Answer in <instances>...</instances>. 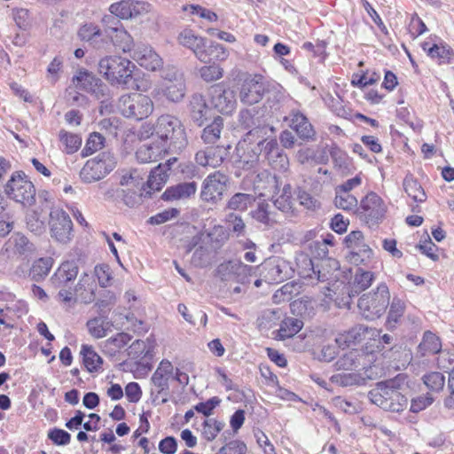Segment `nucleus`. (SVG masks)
<instances>
[{
	"label": "nucleus",
	"mask_w": 454,
	"mask_h": 454,
	"mask_svg": "<svg viewBox=\"0 0 454 454\" xmlns=\"http://www.w3.org/2000/svg\"><path fill=\"white\" fill-rule=\"evenodd\" d=\"M140 134L144 138L154 139L172 153L182 151L188 143L181 121L170 114L160 115L153 125H143Z\"/></svg>",
	"instance_id": "obj_1"
},
{
	"label": "nucleus",
	"mask_w": 454,
	"mask_h": 454,
	"mask_svg": "<svg viewBox=\"0 0 454 454\" xmlns=\"http://www.w3.org/2000/svg\"><path fill=\"white\" fill-rule=\"evenodd\" d=\"M368 397L372 403L393 412H400L408 405V399L399 391L395 380L379 382L368 393Z\"/></svg>",
	"instance_id": "obj_2"
},
{
	"label": "nucleus",
	"mask_w": 454,
	"mask_h": 454,
	"mask_svg": "<svg viewBox=\"0 0 454 454\" xmlns=\"http://www.w3.org/2000/svg\"><path fill=\"white\" fill-rule=\"evenodd\" d=\"M309 249L313 257L322 260L321 268L326 265L338 269L339 262L328 257L329 250L325 243H322L320 240H314L309 243ZM301 263L302 266H299V274L301 278L317 279L319 282H325L328 279L327 273L320 270L318 264L315 265L312 259L302 256Z\"/></svg>",
	"instance_id": "obj_3"
},
{
	"label": "nucleus",
	"mask_w": 454,
	"mask_h": 454,
	"mask_svg": "<svg viewBox=\"0 0 454 454\" xmlns=\"http://www.w3.org/2000/svg\"><path fill=\"white\" fill-rule=\"evenodd\" d=\"M178 43L190 49L196 58L204 63L227 57L224 47L219 43L206 45V39L196 35L192 29H184L177 37Z\"/></svg>",
	"instance_id": "obj_4"
},
{
	"label": "nucleus",
	"mask_w": 454,
	"mask_h": 454,
	"mask_svg": "<svg viewBox=\"0 0 454 454\" xmlns=\"http://www.w3.org/2000/svg\"><path fill=\"white\" fill-rule=\"evenodd\" d=\"M98 68L112 85H127L132 79L135 65L126 58L106 56L99 60Z\"/></svg>",
	"instance_id": "obj_5"
},
{
	"label": "nucleus",
	"mask_w": 454,
	"mask_h": 454,
	"mask_svg": "<svg viewBox=\"0 0 454 454\" xmlns=\"http://www.w3.org/2000/svg\"><path fill=\"white\" fill-rule=\"evenodd\" d=\"M390 293L385 283L380 284L375 291L363 294L358 300V309L368 320L380 317L389 305Z\"/></svg>",
	"instance_id": "obj_6"
},
{
	"label": "nucleus",
	"mask_w": 454,
	"mask_h": 454,
	"mask_svg": "<svg viewBox=\"0 0 454 454\" xmlns=\"http://www.w3.org/2000/svg\"><path fill=\"white\" fill-rule=\"evenodd\" d=\"M119 112L126 118L141 121L150 116L154 109L151 98L141 93L122 95L117 105Z\"/></svg>",
	"instance_id": "obj_7"
},
{
	"label": "nucleus",
	"mask_w": 454,
	"mask_h": 454,
	"mask_svg": "<svg viewBox=\"0 0 454 454\" xmlns=\"http://www.w3.org/2000/svg\"><path fill=\"white\" fill-rule=\"evenodd\" d=\"M116 167V159L110 152H103L86 161L80 171L83 183L98 182L107 176Z\"/></svg>",
	"instance_id": "obj_8"
},
{
	"label": "nucleus",
	"mask_w": 454,
	"mask_h": 454,
	"mask_svg": "<svg viewBox=\"0 0 454 454\" xmlns=\"http://www.w3.org/2000/svg\"><path fill=\"white\" fill-rule=\"evenodd\" d=\"M6 194L17 202L31 206L35 202V189L24 174L15 172L5 185Z\"/></svg>",
	"instance_id": "obj_9"
},
{
	"label": "nucleus",
	"mask_w": 454,
	"mask_h": 454,
	"mask_svg": "<svg viewBox=\"0 0 454 454\" xmlns=\"http://www.w3.org/2000/svg\"><path fill=\"white\" fill-rule=\"evenodd\" d=\"M50 233L52 239L60 244H67L73 238V223L69 215L59 207L50 212Z\"/></svg>",
	"instance_id": "obj_10"
},
{
	"label": "nucleus",
	"mask_w": 454,
	"mask_h": 454,
	"mask_svg": "<svg viewBox=\"0 0 454 454\" xmlns=\"http://www.w3.org/2000/svg\"><path fill=\"white\" fill-rule=\"evenodd\" d=\"M360 217L369 225L379 223L385 216L387 207L383 200L375 192H369L361 200L357 208Z\"/></svg>",
	"instance_id": "obj_11"
},
{
	"label": "nucleus",
	"mask_w": 454,
	"mask_h": 454,
	"mask_svg": "<svg viewBox=\"0 0 454 454\" xmlns=\"http://www.w3.org/2000/svg\"><path fill=\"white\" fill-rule=\"evenodd\" d=\"M269 92L266 81L262 75H249L241 84L239 98L245 105H254L261 101L263 95Z\"/></svg>",
	"instance_id": "obj_12"
},
{
	"label": "nucleus",
	"mask_w": 454,
	"mask_h": 454,
	"mask_svg": "<svg viewBox=\"0 0 454 454\" xmlns=\"http://www.w3.org/2000/svg\"><path fill=\"white\" fill-rule=\"evenodd\" d=\"M346 247L350 250L348 255V261L356 265L364 264L372 256V250L364 242V238L360 231H353L345 237Z\"/></svg>",
	"instance_id": "obj_13"
},
{
	"label": "nucleus",
	"mask_w": 454,
	"mask_h": 454,
	"mask_svg": "<svg viewBox=\"0 0 454 454\" xmlns=\"http://www.w3.org/2000/svg\"><path fill=\"white\" fill-rule=\"evenodd\" d=\"M257 146L260 148L261 153L263 154L272 168L279 172H286L288 170L289 159L279 148L276 139H261L257 141Z\"/></svg>",
	"instance_id": "obj_14"
},
{
	"label": "nucleus",
	"mask_w": 454,
	"mask_h": 454,
	"mask_svg": "<svg viewBox=\"0 0 454 454\" xmlns=\"http://www.w3.org/2000/svg\"><path fill=\"white\" fill-rule=\"evenodd\" d=\"M73 83L77 89L94 95L99 100H105L108 95V87L101 79L84 69L73 78Z\"/></svg>",
	"instance_id": "obj_15"
},
{
	"label": "nucleus",
	"mask_w": 454,
	"mask_h": 454,
	"mask_svg": "<svg viewBox=\"0 0 454 454\" xmlns=\"http://www.w3.org/2000/svg\"><path fill=\"white\" fill-rule=\"evenodd\" d=\"M229 177L221 171H215L208 175L202 185L201 199L207 202H215L221 200L226 190Z\"/></svg>",
	"instance_id": "obj_16"
},
{
	"label": "nucleus",
	"mask_w": 454,
	"mask_h": 454,
	"mask_svg": "<svg viewBox=\"0 0 454 454\" xmlns=\"http://www.w3.org/2000/svg\"><path fill=\"white\" fill-rule=\"evenodd\" d=\"M211 105L223 114H231L236 108L235 94L223 84L211 86L208 90Z\"/></svg>",
	"instance_id": "obj_17"
},
{
	"label": "nucleus",
	"mask_w": 454,
	"mask_h": 454,
	"mask_svg": "<svg viewBox=\"0 0 454 454\" xmlns=\"http://www.w3.org/2000/svg\"><path fill=\"white\" fill-rule=\"evenodd\" d=\"M262 274L265 281L269 284H278L290 278L293 269L286 260L274 257L263 263Z\"/></svg>",
	"instance_id": "obj_18"
},
{
	"label": "nucleus",
	"mask_w": 454,
	"mask_h": 454,
	"mask_svg": "<svg viewBox=\"0 0 454 454\" xmlns=\"http://www.w3.org/2000/svg\"><path fill=\"white\" fill-rule=\"evenodd\" d=\"M150 8V4L146 2L121 0L112 4L109 6V12L119 19L129 20L149 12Z\"/></svg>",
	"instance_id": "obj_19"
},
{
	"label": "nucleus",
	"mask_w": 454,
	"mask_h": 454,
	"mask_svg": "<svg viewBox=\"0 0 454 454\" xmlns=\"http://www.w3.org/2000/svg\"><path fill=\"white\" fill-rule=\"evenodd\" d=\"M380 336V331L376 328H371L364 325H357L349 331L339 334L335 342L340 348L348 347L351 344L361 342L366 338L375 339Z\"/></svg>",
	"instance_id": "obj_20"
},
{
	"label": "nucleus",
	"mask_w": 454,
	"mask_h": 454,
	"mask_svg": "<svg viewBox=\"0 0 454 454\" xmlns=\"http://www.w3.org/2000/svg\"><path fill=\"white\" fill-rule=\"evenodd\" d=\"M370 355L362 350L352 349L342 355L335 363L337 370L340 371H358L361 368L366 369Z\"/></svg>",
	"instance_id": "obj_21"
},
{
	"label": "nucleus",
	"mask_w": 454,
	"mask_h": 454,
	"mask_svg": "<svg viewBox=\"0 0 454 454\" xmlns=\"http://www.w3.org/2000/svg\"><path fill=\"white\" fill-rule=\"evenodd\" d=\"M252 268L241 262L228 261L221 263L216 269V275L222 280H236L243 282Z\"/></svg>",
	"instance_id": "obj_22"
},
{
	"label": "nucleus",
	"mask_w": 454,
	"mask_h": 454,
	"mask_svg": "<svg viewBox=\"0 0 454 454\" xmlns=\"http://www.w3.org/2000/svg\"><path fill=\"white\" fill-rule=\"evenodd\" d=\"M254 190L262 197H274L280 192L279 179L267 171L258 173L254 180Z\"/></svg>",
	"instance_id": "obj_23"
},
{
	"label": "nucleus",
	"mask_w": 454,
	"mask_h": 454,
	"mask_svg": "<svg viewBox=\"0 0 454 454\" xmlns=\"http://www.w3.org/2000/svg\"><path fill=\"white\" fill-rule=\"evenodd\" d=\"M79 272V268L74 261L63 262L51 278L54 287L73 286Z\"/></svg>",
	"instance_id": "obj_24"
},
{
	"label": "nucleus",
	"mask_w": 454,
	"mask_h": 454,
	"mask_svg": "<svg viewBox=\"0 0 454 454\" xmlns=\"http://www.w3.org/2000/svg\"><path fill=\"white\" fill-rule=\"evenodd\" d=\"M227 156V149L223 146H207L195 154L196 162L202 167L216 168Z\"/></svg>",
	"instance_id": "obj_25"
},
{
	"label": "nucleus",
	"mask_w": 454,
	"mask_h": 454,
	"mask_svg": "<svg viewBox=\"0 0 454 454\" xmlns=\"http://www.w3.org/2000/svg\"><path fill=\"white\" fill-rule=\"evenodd\" d=\"M245 139L243 143H239L237 147V154L239 160H236V167L239 169L255 172V168L259 162V153L249 145Z\"/></svg>",
	"instance_id": "obj_26"
},
{
	"label": "nucleus",
	"mask_w": 454,
	"mask_h": 454,
	"mask_svg": "<svg viewBox=\"0 0 454 454\" xmlns=\"http://www.w3.org/2000/svg\"><path fill=\"white\" fill-rule=\"evenodd\" d=\"M133 59L142 67L150 71H155L162 67L161 58L147 45L138 46L134 53Z\"/></svg>",
	"instance_id": "obj_27"
},
{
	"label": "nucleus",
	"mask_w": 454,
	"mask_h": 454,
	"mask_svg": "<svg viewBox=\"0 0 454 454\" xmlns=\"http://www.w3.org/2000/svg\"><path fill=\"white\" fill-rule=\"evenodd\" d=\"M186 93V85L184 78H179L174 82H162L158 88L153 90V96L162 94L171 102L181 101Z\"/></svg>",
	"instance_id": "obj_28"
},
{
	"label": "nucleus",
	"mask_w": 454,
	"mask_h": 454,
	"mask_svg": "<svg viewBox=\"0 0 454 454\" xmlns=\"http://www.w3.org/2000/svg\"><path fill=\"white\" fill-rule=\"evenodd\" d=\"M170 153L164 145L151 139L150 142L143 144L136 152L137 160L141 163L156 161L165 154Z\"/></svg>",
	"instance_id": "obj_29"
},
{
	"label": "nucleus",
	"mask_w": 454,
	"mask_h": 454,
	"mask_svg": "<svg viewBox=\"0 0 454 454\" xmlns=\"http://www.w3.org/2000/svg\"><path fill=\"white\" fill-rule=\"evenodd\" d=\"M188 110L190 117L198 126H202L210 114V108L206 102V98L201 94L192 96Z\"/></svg>",
	"instance_id": "obj_30"
},
{
	"label": "nucleus",
	"mask_w": 454,
	"mask_h": 454,
	"mask_svg": "<svg viewBox=\"0 0 454 454\" xmlns=\"http://www.w3.org/2000/svg\"><path fill=\"white\" fill-rule=\"evenodd\" d=\"M240 125L249 131L246 135V139L253 141L254 137H262L270 129L268 126L257 125L258 119H255L252 111L248 109L241 110L239 113Z\"/></svg>",
	"instance_id": "obj_31"
},
{
	"label": "nucleus",
	"mask_w": 454,
	"mask_h": 454,
	"mask_svg": "<svg viewBox=\"0 0 454 454\" xmlns=\"http://www.w3.org/2000/svg\"><path fill=\"white\" fill-rule=\"evenodd\" d=\"M196 182L180 183L176 185L168 187L163 192L161 198L166 201L186 200L196 193Z\"/></svg>",
	"instance_id": "obj_32"
},
{
	"label": "nucleus",
	"mask_w": 454,
	"mask_h": 454,
	"mask_svg": "<svg viewBox=\"0 0 454 454\" xmlns=\"http://www.w3.org/2000/svg\"><path fill=\"white\" fill-rule=\"evenodd\" d=\"M421 47L431 59H436L439 64L450 63L454 60V51L446 43L431 44L429 42H424Z\"/></svg>",
	"instance_id": "obj_33"
},
{
	"label": "nucleus",
	"mask_w": 454,
	"mask_h": 454,
	"mask_svg": "<svg viewBox=\"0 0 454 454\" xmlns=\"http://www.w3.org/2000/svg\"><path fill=\"white\" fill-rule=\"evenodd\" d=\"M105 33L111 38L113 43L124 52L131 51L134 46L132 36L121 27L108 26V29H105Z\"/></svg>",
	"instance_id": "obj_34"
},
{
	"label": "nucleus",
	"mask_w": 454,
	"mask_h": 454,
	"mask_svg": "<svg viewBox=\"0 0 454 454\" xmlns=\"http://www.w3.org/2000/svg\"><path fill=\"white\" fill-rule=\"evenodd\" d=\"M290 127L295 130L302 139H310L315 136L312 125L307 117L299 111H292L290 114Z\"/></svg>",
	"instance_id": "obj_35"
},
{
	"label": "nucleus",
	"mask_w": 454,
	"mask_h": 454,
	"mask_svg": "<svg viewBox=\"0 0 454 454\" xmlns=\"http://www.w3.org/2000/svg\"><path fill=\"white\" fill-rule=\"evenodd\" d=\"M6 250L15 254H27L35 250L33 243L20 233L13 234L6 243Z\"/></svg>",
	"instance_id": "obj_36"
},
{
	"label": "nucleus",
	"mask_w": 454,
	"mask_h": 454,
	"mask_svg": "<svg viewBox=\"0 0 454 454\" xmlns=\"http://www.w3.org/2000/svg\"><path fill=\"white\" fill-rule=\"evenodd\" d=\"M374 280V273L357 269L354 276L349 296H355L370 287Z\"/></svg>",
	"instance_id": "obj_37"
},
{
	"label": "nucleus",
	"mask_w": 454,
	"mask_h": 454,
	"mask_svg": "<svg viewBox=\"0 0 454 454\" xmlns=\"http://www.w3.org/2000/svg\"><path fill=\"white\" fill-rule=\"evenodd\" d=\"M442 350V342L438 336L432 332H426L419 345V352L422 356L434 355Z\"/></svg>",
	"instance_id": "obj_38"
},
{
	"label": "nucleus",
	"mask_w": 454,
	"mask_h": 454,
	"mask_svg": "<svg viewBox=\"0 0 454 454\" xmlns=\"http://www.w3.org/2000/svg\"><path fill=\"white\" fill-rule=\"evenodd\" d=\"M223 127V120L222 117H215L213 121L207 125L201 133V139L206 145H215L221 136Z\"/></svg>",
	"instance_id": "obj_39"
},
{
	"label": "nucleus",
	"mask_w": 454,
	"mask_h": 454,
	"mask_svg": "<svg viewBox=\"0 0 454 454\" xmlns=\"http://www.w3.org/2000/svg\"><path fill=\"white\" fill-rule=\"evenodd\" d=\"M53 262L51 257H42L35 261L29 272L31 278L36 282L44 279L50 273Z\"/></svg>",
	"instance_id": "obj_40"
},
{
	"label": "nucleus",
	"mask_w": 454,
	"mask_h": 454,
	"mask_svg": "<svg viewBox=\"0 0 454 454\" xmlns=\"http://www.w3.org/2000/svg\"><path fill=\"white\" fill-rule=\"evenodd\" d=\"M131 340L129 334L126 333H120L114 337L107 339L103 344L104 352L110 356H114L121 348H123Z\"/></svg>",
	"instance_id": "obj_41"
},
{
	"label": "nucleus",
	"mask_w": 454,
	"mask_h": 454,
	"mask_svg": "<svg viewBox=\"0 0 454 454\" xmlns=\"http://www.w3.org/2000/svg\"><path fill=\"white\" fill-rule=\"evenodd\" d=\"M81 355L84 366L90 372H98L101 369L103 359L91 346L83 344L81 348Z\"/></svg>",
	"instance_id": "obj_42"
},
{
	"label": "nucleus",
	"mask_w": 454,
	"mask_h": 454,
	"mask_svg": "<svg viewBox=\"0 0 454 454\" xmlns=\"http://www.w3.org/2000/svg\"><path fill=\"white\" fill-rule=\"evenodd\" d=\"M303 327V322L299 318L286 317L285 318L278 329V337L281 340L294 337Z\"/></svg>",
	"instance_id": "obj_43"
},
{
	"label": "nucleus",
	"mask_w": 454,
	"mask_h": 454,
	"mask_svg": "<svg viewBox=\"0 0 454 454\" xmlns=\"http://www.w3.org/2000/svg\"><path fill=\"white\" fill-rule=\"evenodd\" d=\"M86 326L93 338L101 339L111 330L112 324L101 317H94L87 322Z\"/></svg>",
	"instance_id": "obj_44"
},
{
	"label": "nucleus",
	"mask_w": 454,
	"mask_h": 454,
	"mask_svg": "<svg viewBox=\"0 0 454 454\" xmlns=\"http://www.w3.org/2000/svg\"><path fill=\"white\" fill-rule=\"evenodd\" d=\"M89 275L87 273H83L81 276V278L77 285L73 287V286H66L61 287H57L59 289V293L57 294V298L59 301H63L65 303L70 302L74 300V295L78 293L87 283V278Z\"/></svg>",
	"instance_id": "obj_45"
},
{
	"label": "nucleus",
	"mask_w": 454,
	"mask_h": 454,
	"mask_svg": "<svg viewBox=\"0 0 454 454\" xmlns=\"http://www.w3.org/2000/svg\"><path fill=\"white\" fill-rule=\"evenodd\" d=\"M403 188L408 196L415 201L423 202L426 200L427 196L422 186L412 176H405Z\"/></svg>",
	"instance_id": "obj_46"
},
{
	"label": "nucleus",
	"mask_w": 454,
	"mask_h": 454,
	"mask_svg": "<svg viewBox=\"0 0 454 454\" xmlns=\"http://www.w3.org/2000/svg\"><path fill=\"white\" fill-rule=\"evenodd\" d=\"M405 310L404 302L399 298L395 297L390 304L386 325L387 329H394L396 324L403 317Z\"/></svg>",
	"instance_id": "obj_47"
},
{
	"label": "nucleus",
	"mask_w": 454,
	"mask_h": 454,
	"mask_svg": "<svg viewBox=\"0 0 454 454\" xmlns=\"http://www.w3.org/2000/svg\"><path fill=\"white\" fill-rule=\"evenodd\" d=\"M166 166H157L154 168L148 177L147 185L153 191H160L167 183L169 173L164 169Z\"/></svg>",
	"instance_id": "obj_48"
},
{
	"label": "nucleus",
	"mask_w": 454,
	"mask_h": 454,
	"mask_svg": "<svg viewBox=\"0 0 454 454\" xmlns=\"http://www.w3.org/2000/svg\"><path fill=\"white\" fill-rule=\"evenodd\" d=\"M252 218L266 225L271 226L276 223L273 213L270 211V205L266 202H260L257 207L250 212Z\"/></svg>",
	"instance_id": "obj_49"
},
{
	"label": "nucleus",
	"mask_w": 454,
	"mask_h": 454,
	"mask_svg": "<svg viewBox=\"0 0 454 454\" xmlns=\"http://www.w3.org/2000/svg\"><path fill=\"white\" fill-rule=\"evenodd\" d=\"M229 231L222 225H215L207 233V242L214 249H219L229 239Z\"/></svg>",
	"instance_id": "obj_50"
},
{
	"label": "nucleus",
	"mask_w": 454,
	"mask_h": 454,
	"mask_svg": "<svg viewBox=\"0 0 454 454\" xmlns=\"http://www.w3.org/2000/svg\"><path fill=\"white\" fill-rule=\"evenodd\" d=\"M255 201L253 194L238 192L228 201L227 207L231 210L245 211Z\"/></svg>",
	"instance_id": "obj_51"
},
{
	"label": "nucleus",
	"mask_w": 454,
	"mask_h": 454,
	"mask_svg": "<svg viewBox=\"0 0 454 454\" xmlns=\"http://www.w3.org/2000/svg\"><path fill=\"white\" fill-rule=\"evenodd\" d=\"M59 140L65 146V152L68 154L77 152L82 145V137L64 129L59 131Z\"/></svg>",
	"instance_id": "obj_52"
},
{
	"label": "nucleus",
	"mask_w": 454,
	"mask_h": 454,
	"mask_svg": "<svg viewBox=\"0 0 454 454\" xmlns=\"http://www.w3.org/2000/svg\"><path fill=\"white\" fill-rule=\"evenodd\" d=\"M357 199L351 193L340 192V191H335L334 205L340 209L345 211H350L357 209Z\"/></svg>",
	"instance_id": "obj_53"
},
{
	"label": "nucleus",
	"mask_w": 454,
	"mask_h": 454,
	"mask_svg": "<svg viewBox=\"0 0 454 454\" xmlns=\"http://www.w3.org/2000/svg\"><path fill=\"white\" fill-rule=\"evenodd\" d=\"M424 384L432 391H441L445 384V377L442 372H432L423 376Z\"/></svg>",
	"instance_id": "obj_54"
},
{
	"label": "nucleus",
	"mask_w": 454,
	"mask_h": 454,
	"mask_svg": "<svg viewBox=\"0 0 454 454\" xmlns=\"http://www.w3.org/2000/svg\"><path fill=\"white\" fill-rule=\"evenodd\" d=\"M201 79L207 82H211L221 79L223 75V70L218 65L203 66L199 69Z\"/></svg>",
	"instance_id": "obj_55"
},
{
	"label": "nucleus",
	"mask_w": 454,
	"mask_h": 454,
	"mask_svg": "<svg viewBox=\"0 0 454 454\" xmlns=\"http://www.w3.org/2000/svg\"><path fill=\"white\" fill-rule=\"evenodd\" d=\"M223 424L215 419H206L203 424L202 434L207 441H213L223 429Z\"/></svg>",
	"instance_id": "obj_56"
},
{
	"label": "nucleus",
	"mask_w": 454,
	"mask_h": 454,
	"mask_svg": "<svg viewBox=\"0 0 454 454\" xmlns=\"http://www.w3.org/2000/svg\"><path fill=\"white\" fill-rule=\"evenodd\" d=\"M333 379L343 387L360 385L364 380V377L356 371L355 372L337 374L333 376Z\"/></svg>",
	"instance_id": "obj_57"
},
{
	"label": "nucleus",
	"mask_w": 454,
	"mask_h": 454,
	"mask_svg": "<svg viewBox=\"0 0 454 454\" xmlns=\"http://www.w3.org/2000/svg\"><path fill=\"white\" fill-rule=\"evenodd\" d=\"M105 137L97 132L90 135L85 147L83 149V155H90L95 152L100 150L104 145Z\"/></svg>",
	"instance_id": "obj_58"
},
{
	"label": "nucleus",
	"mask_w": 454,
	"mask_h": 454,
	"mask_svg": "<svg viewBox=\"0 0 454 454\" xmlns=\"http://www.w3.org/2000/svg\"><path fill=\"white\" fill-rule=\"evenodd\" d=\"M79 37L87 42H95L101 35L100 29L93 24H85L78 32Z\"/></svg>",
	"instance_id": "obj_59"
},
{
	"label": "nucleus",
	"mask_w": 454,
	"mask_h": 454,
	"mask_svg": "<svg viewBox=\"0 0 454 454\" xmlns=\"http://www.w3.org/2000/svg\"><path fill=\"white\" fill-rule=\"evenodd\" d=\"M226 222L231 226V231L237 237L244 236L246 233V224L241 216L236 214H229L226 217Z\"/></svg>",
	"instance_id": "obj_60"
},
{
	"label": "nucleus",
	"mask_w": 454,
	"mask_h": 454,
	"mask_svg": "<svg viewBox=\"0 0 454 454\" xmlns=\"http://www.w3.org/2000/svg\"><path fill=\"white\" fill-rule=\"evenodd\" d=\"M247 445L239 440H234L223 446L215 454H246Z\"/></svg>",
	"instance_id": "obj_61"
},
{
	"label": "nucleus",
	"mask_w": 454,
	"mask_h": 454,
	"mask_svg": "<svg viewBox=\"0 0 454 454\" xmlns=\"http://www.w3.org/2000/svg\"><path fill=\"white\" fill-rule=\"evenodd\" d=\"M48 438L57 445H67L71 441V434L59 428H53L48 432Z\"/></svg>",
	"instance_id": "obj_62"
},
{
	"label": "nucleus",
	"mask_w": 454,
	"mask_h": 454,
	"mask_svg": "<svg viewBox=\"0 0 454 454\" xmlns=\"http://www.w3.org/2000/svg\"><path fill=\"white\" fill-rule=\"evenodd\" d=\"M63 61L60 58L55 57L47 67V79L51 83L59 80V74L62 68Z\"/></svg>",
	"instance_id": "obj_63"
},
{
	"label": "nucleus",
	"mask_w": 454,
	"mask_h": 454,
	"mask_svg": "<svg viewBox=\"0 0 454 454\" xmlns=\"http://www.w3.org/2000/svg\"><path fill=\"white\" fill-rule=\"evenodd\" d=\"M14 20L20 28L27 29L32 21L29 11L25 8L17 9L14 12Z\"/></svg>",
	"instance_id": "obj_64"
}]
</instances>
